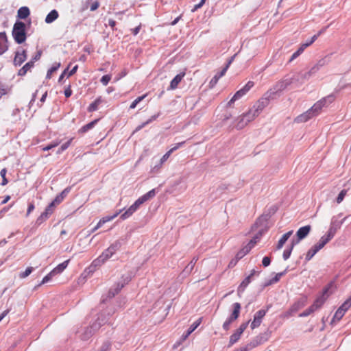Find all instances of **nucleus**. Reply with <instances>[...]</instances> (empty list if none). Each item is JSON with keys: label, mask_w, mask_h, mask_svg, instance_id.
<instances>
[{"label": "nucleus", "mask_w": 351, "mask_h": 351, "mask_svg": "<svg viewBox=\"0 0 351 351\" xmlns=\"http://www.w3.org/2000/svg\"><path fill=\"white\" fill-rule=\"evenodd\" d=\"M346 219V218L345 217L341 222H337V221H332L331 222L330 228H329V230H328V232H327V234L326 235L329 239H332L334 237L337 230L340 228L341 225L342 224V223L344 221V220Z\"/></svg>", "instance_id": "obj_17"}, {"label": "nucleus", "mask_w": 351, "mask_h": 351, "mask_svg": "<svg viewBox=\"0 0 351 351\" xmlns=\"http://www.w3.org/2000/svg\"><path fill=\"white\" fill-rule=\"evenodd\" d=\"M248 325V322H245V323H243L240 327L239 328V329H237V330L236 331V332H237L239 335H241L242 333L244 332V330L246 329L247 326Z\"/></svg>", "instance_id": "obj_55"}, {"label": "nucleus", "mask_w": 351, "mask_h": 351, "mask_svg": "<svg viewBox=\"0 0 351 351\" xmlns=\"http://www.w3.org/2000/svg\"><path fill=\"white\" fill-rule=\"evenodd\" d=\"M60 66V63H55L47 71L46 77L47 79H50L51 77V75L53 72L57 71L58 68Z\"/></svg>", "instance_id": "obj_36"}, {"label": "nucleus", "mask_w": 351, "mask_h": 351, "mask_svg": "<svg viewBox=\"0 0 351 351\" xmlns=\"http://www.w3.org/2000/svg\"><path fill=\"white\" fill-rule=\"evenodd\" d=\"M105 263L100 256L95 259L90 266H88L81 274L79 280L80 281H85L88 277L91 276L96 269L101 267Z\"/></svg>", "instance_id": "obj_5"}, {"label": "nucleus", "mask_w": 351, "mask_h": 351, "mask_svg": "<svg viewBox=\"0 0 351 351\" xmlns=\"http://www.w3.org/2000/svg\"><path fill=\"white\" fill-rule=\"evenodd\" d=\"M49 217V215L45 213V212H43L40 216L37 219V222L40 223H42L44 220H45L46 219H47Z\"/></svg>", "instance_id": "obj_60"}, {"label": "nucleus", "mask_w": 351, "mask_h": 351, "mask_svg": "<svg viewBox=\"0 0 351 351\" xmlns=\"http://www.w3.org/2000/svg\"><path fill=\"white\" fill-rule=\"evenodd\" d=\"M147 95H142L141 97H137L136 99H134L132 103L131 104L130 106V109H134L136 108V105L141 102L145 97H146Z\"/></svg>", "instance_id": "obj_44"}, {"label": "nucleus", "mask_w": 351, "mask_h": 351, "mask_svg": "<svg viewBox=\"0 0 351 351\" xmlns=\"http://www.w3.org/2000/svg\"><path fill=\"white\" fill-rule=\"evenodd\" d=\"M6 172H7V171L5 169H3L0 171V175L2 177V182H1L2 186H5L8 183V180L5 178Z\"/></svg>", "instance_id": "obj_50"}, {"label": "nucleus", "mask_w": 351, "mask_h": 351, "mask_svg": "<svg viewBox=\"0 0 351 351\" xmlns=\"http://www.w3.org/2000/svg\"><path fill=\"white\" fill-rule=\"evenodd\" d=\"M263 234V231L262 230H260L258 234H256L255 235V237L250 240V241H254V245L260 240L261 236Z\"/></svg>", "instance_id": "obj_59"}, {"label": "nucleus", "mask_w": 351, "mask_h": 351, "mask_svg": "<svg viewBox=\"0 0 351 351\" xmlns=\"http://www.w3.org/2000/svg\"><path fill=\"white\" fill-rule=\"evenodd\" d=\"M292 83L293 82L291 77L285 78L276 82L273 87L281 95L282 92Z\"/></svg>", "instance_id": "obj_13"}, {"label": "nucleus", "mask_w": 351, "mask_h": 351, "mask_svg": "<svg viewBox=\"0 0 351 351\" xmlns=\"http://www.w3.org/2000/svg\"><path fill=\"white\" fill-rule=\"evenodd\" d=\"M311 230V226L310 225H307L303 227H301L298 229L296 232V238L293 239L291 241H293V245H297L300 243V241L307 237Z\"/></svg>", "instance_id": "obj_9"}, {"label": "nucleus", "mask_w": 351, "mask_h": 351, "mask_svg": "<svg viewBox=\"0 0 351 351\" xmlns=\"http://www.w3.org/2000/svg\"><path fill=\"white\" fill-rule=\"evenodd\" d=\"M132 278L130 274H125L121 276V280L112 287L108 292L109 298H113L117 295L125 285L128 284Z\"/></svg>", "instance_id": "obj_6"}, {"label": "nucleus", "mask_w": 351, "mask_h": 351, "mask_svg": "<svg viewBox=\"0 0 351 351\" xmlns=\"http://www.w3.org/2000/svg\"><path fill=\"white\" fill-rule=\"evenodd\" d=\"M195 262H196V260H195V259L192 260L191 261V263L185 267L184 271L190 272L193 269Z\"/></svg>", "instance_id": "obj_57"}, {"label": "nucleus", "mask_w": 351, "mask_h": 351, "mask_svg": "<svg viewBox=\"0 0 351 351\" xmlns=\"http://www.w3.org/2000/svg\"><path fill=\"white\" fill-rule=\"evenodd\" d=\"M306 48V45H304V43L302 45H301L300 48L292 54V56L289 60V62H291L293 60H295V58H297L304 51V50Z\"/></svg>", "instance_id": "obj_32"}, {"label": "nucleus", "mask_w": 351, "mask_h": 351, "mask_svg": "<svg viewBox=\"0 0 351 351\" xmlns=\"http://www.w3.org/2000/svg\"><path fill=\"white\" fill-rule=\"evenodd\" d=\"M330 61V58L328 56H325L321 59H319L316 64L319 68H322L323 66L327 65Z\"/></svg>", "instance_id": "obj_38"}, {"label": "nucleus", "mask_w": 351, "mask_h": 351, "mask_svg": "<svg viewBox=\"0 0 351 351\" xmlns=\"http://www.w3.org/2000/svg\"><path fill=\"white\" fill-rule=\"evenodd\" d=\"M101 103V97L97 98L95 101L91 103L88 108V112H94L97 110L98 106Z\"/></svg>", "instance_id": "obj_33"}, {"label": "nucleus", "mask_w": 351, "mask_h": 351, "mask_svg": "<svg viewBox=\"0 0 351 351\" xmlns=\"http://www.w3.org/2000/svg\"><path fill=\"white\" fill-rule=\"evenodd\" d=\"M324 32V30H321L318 32L317 35H314L311 39L310 43H304V45H306V47L313 44L317 38V37Z\"/></svg>", "instance_id": "obj_52"}, {"label": "nucleus", "mask_w": 351, "mask_h": 351, "mask_svg": "<svg viewBox=\"0 0 351 351\" xmlns=\"http://www.w3.org/2000/svg\"><path fill=\"white\" fill-rule=\"evenodd\" d=\"M319 251L313 246L307 252L306 254V260L310 261Z\"/></svg>", "instance_id": "obj_37"}, {"label": "nucleus", "mask_w": 351, "mask_h": 351, "mask_svg": "<svg viewBox=\"0 0 351 351\" xmlns=\"http://www.w3.org/2000/svg\"><path fill=\"white\" fill-rule=\"evenodd\" d=\"M286 272L287 269L282 272L276 274L275 277L270 280L269 284L277 282L280 279V278L286 274Z\"/></svg>", "instance_id": "obj_45"}, {"label": "nucleus", "mask_w": 351, "mask_h": 351, "mask_svg": "<svg viewBox=\"0 0 351 351\" xmlns=\"http://www.w3.org/2000/svg\"><path fill=\"white\" fill-rule=\"evenodd\" d=\"M346 193L347 191L346 190H342L339 194L338 195L337 197V202L338 204H340L344 199L346 195Z\"/></svg>", "instance_id": "obj_51"}, {"label": "nucleus", "mask_w": 351, "mask_h": 351, "mask_svg": "<svg viewBox=\"0 0 351 351\" xmlns=\"http://www.w3.org/2000/svg\"><path fill=\"white\" fill-rule=\"evenodd\" d=\"M270 263H271V260L269 257L267 256H265L263 258V261H262V264L264 267H267L270 265Z\"/></svg>", "instance_id": "obj_62"}, {"label": "nucleus", "mask_w": 351, "mask_h": 351, "mask_svg": "<svg viewBox=\"0 0 351 351\" xmlns=\"http://www.w3.org/2000/svg\"><path fill=\"white\" fill-rule=\"evenodd\" d=\"M255 274V271L253 270L250 275H249L247 277H246L241 283L239 287H238V294L240 295L241 293H243L245 290V289L247 287V285L251 282V277Z\"/></svg>", "instance_id": "obj_21"}, {"label": "nucleus", "mask_w": 351, "mask_h": 351, "mask_svg": "<svg viewBox=\"0 0 351 351\" xmlns=\"http://www.w3.org/2000/svg\"><path fill=\"white\" fill-rule=\"evenodd\" d=\"M248 253L247 249H246L245 247L242 248L236 255V258L237 259L242 258L245 255H246Z\"/></svg>", "instance_id": "obj_49"}, {"label": "nucleus", "mask_w": 351, "mask_h": 351, "mask_svg": "<svg viewBox=\"0 0 351 351\" xmlns=\"http://www.w3.org/2000/svg\"><path fill=\"white\" fill-rule=\"evenodd\" d=\"M55 206L51 202V204L46 208L45 212L49 216L53 211Z\"/></svg>", "instance_id": "obj_58"}, {"label": "nucleus", "mask_w": 351, "mask_h": 351, "mask_svg": "<svg viewBox=\"0 0 351 351\" xmlns=\"http://www.w3.org/2000/svg\"><path fill=\"white\" fill-rule=\"evenodd\" d=\"M292 234H293V230H290V231L287 232V233L284 234L282 236V237L279 239L277 246H276V249L277 250L281 249L283 247L284 244L286 243V241L292 235Z\"/></svg>", "instance_id": "obj_23"}, {"label": "nucleus", "mask_w": 351, "mask_h": 351, "mask_svg": "<svg viewBox=\"0 0 351 351\" xmlns=\"http://www.w3.org/2000/svg\"><path fill=\"white\" fill-rule=\"evenodd\" d=\"M71 188L67 187L65 189H64L59 195H58L54 200L51 202L52 204L56 206V205L60 204L64 197L68 195V193L70 191Z\"/></svg>", "instance_id": "obj_22"}, {"label": "nucleus", "mask_w": 351, "mask_h": 351, "mask_svg": "<svg viewBox=\"0 0 351 351\" xmlns=\"http://www.w3.org/2000/svg\"><path fill=\"white\" fill-rule=\"evenodd\" d=\"M158 116H159V113H158L157 114H155V115H153L152 117H151V118L149 119L147 121H145V122L143 123L141 125H138L136 128L135 132L139 131L143 128H144L145 125H147V124L150 123L153 121L156 120L158 118Z\"/></svg>", "instance_id": "obj_35"}, {"label": "nucleus", "mask_w": 351, "mask_h": 351, "mask_svg": "<svg viewBox=\"0 0 351 351\" xmlns=\"http://www.w3.org/2000/svg\"><path fill=\"white\" fill-rule=\"evenodd\" d=\"M305 305V300L298 301L295 303L291 308V311H297L300 308L303 307Z\"/></svg>", "instance_id": "obj_41"}, {"label": "nucleus", "mask_w": 351, "mask_h": 351, "mask_svg": "<svg viewBox=\"0 0 351 351\" xmlns=\"http://www.w3.org/2000/svg\"><path fill=\"white\" fill-rule=\"evenodd\" d=\"M56 276L53 271H51L50 273H49L46 276H45L43 279V280L41 281V282L40 283V285H43V284H45L47 282H48L49 280H51V279L52 278L53 276Z\"/></svg>", "instance_id": "obj_48"}, {"label": "nucleus", "mask_w": 351, "mask_h": 351, "mask_svg": "<svg viewBox=\"0 0 351 351\" xmlns=\"http://www.w3.org/2000/svg\"><path fill=\"white\" fill-rule=\"evenodd\" d=\"M313 117V112H311L309 110L306 112H304L303 114L298 116L295 119L294 121L298 123H304L311 119Z\"/></svg>", "instance_id": "obj_18"}, {"label": "nucleus", "mask_w": 351, "mask_h": 351, "mask_svg": "<svg viewBox=\"0 0 351 351\" xmlns=\"http://www.w3.org/2000/svg\"><path fill=\"white\" fill-rule=\"evenodd\" d=\"M280 94L272 86L266 93H264L263 97L256 102L258 108L262 110L269 105L271 100H274L280 97Z\"/></svg>", "instance_id": "obj_3"}, {"label": "nucleus", "mask_w": 351, "mask_h": 351, "mask_svg": "<svg viewBox=\"0 0 351 351\" xmlns=\"http://www.w3.org/2000/svg\"><path fill=\"white\" fill-rule=\"evenodd\" d=\"M267 313V310L261 309L257 311L254 316L252 322L251 323L252 329H254L260 326L262 319L264 317Z\"/></svg>", "instance_id": "obj_14"}, {"label": "nucleus", "mask_w": 351, "mask_h": 351, "mask_svg": "<svg viewBox=\"0 0 351 351\" xmlns=\"http://www.w3.org/2000/svg\"><path fill=\"white\" fill-rule=\"evenodd\" d=\"M58 12L56 10H53L47 15L45 21L48 24L51 23L58 19Z\"/></svg>", "instance_id": "obj_28"}, {"label": "nucleus", "mask_w": 351, "mask_h": 351, "mask_svg": "<svg viewBox=\"0 0 351 351\" xmlns=\"http://www.w3.org/2000/svg\"><path fill=\"white\" fill-rule=\"evenodd\" d=\"M314 312V310L310 306L308 308L305 310L303 313L300 314V317H306L311 315L312 313Z\"/></svg>", "instance_id": "obj_56"}, {"label": "nucleus", "mask_w": 351, "mask_h": 351, "mask_svg": "<svg viewBox=\"0 0 351 351\" xmlns=\"http://www.w3.org/2000/svg\"><path fill=\"white\" fill-rule=\"evenodd\" d=\"M202 322V318L198 319L195 321L187 330L185 334L182 335L181 339L182 341H184L187 339V337L199 326Z\"/></svg>", "instance_id": "obj_20"}, {"label": "nucleus", "mask_w": 351, "mask_h": 351, "mask_svg": "<svg viewBox=\"0 0 351 351\" xmlns=\"http://www.w3.org/2000/svg\"><path fill=\"white\" fill-rule=\"evenodd\" d=\"M295 245H293V241H291L290 247L288 248V249L285 250V251L283 252V254H282L284 260L286 261V260H287L290 257L291 252H292V250L293 249V247Z\"/></svg>", "instance_id": "obj_39"}, {"label": "nucleus", "mask_w": 351, "mask_h": 351, "mask_svg": "<svg viewBox=\"0 0 351 351\" xmlns=\"http://www.w3.org/2000/svg\"><path fill=\"white\" fill-rule=\"evenodd\" d=\"M227 71V67H224L221 71H220L219 73H218L217 74H216L210 80V84L212 85V86H214L215 85L218 80H219V78H221L222 76H223L226 73Z\"/></svg>", "instance_id": "obj_30"}, {"label": "nucleus", "mask_w": 351, "mask_h": 351, "mask_svg": "<svg viewBox=\"0 0 351 351\" xmlns=\"http://www.w3.org/2000/svg\"><path fill=\"white\" fill-rule=\"evenodd\" d=\"M331 239H329L326 234L321 237L319 241L313 245L318 251L322 249L324 245Z\"/></svg>", "instance_id": "obj_24"}, {"label": "nucleus", "mask_w": 351, "mask_h": 351, "mask_svg": "<svg viewBox=\"0 0 351 351\" xmlns=\"http://www.w3.org/2000/svg\"><path fill=\"white\" fill-rule=\"evenodd\" d=\"M138 208L134 204H133L121 215V218L122 219H126L130 217Z\"/></svg>", "instance_id": "obj_26"}, {"label": "nucleus", "mask_w": 351, "mask_h": 351, "mask_svg": "<svg viewBox=\"0 0 351 351\" xmlns=\"http://www.w3.org/2000/svg\"><path fill=\"white\" fill-rule=\"evenodd\" d=\"M69 263V260H66L64 261L63 263L59 264L57 267H56L53 270V273L55 275L59 274L61 272H62L68 266V264Z\"/></svg>", "instance_id": "obj_29"}, {"label": "nucleus", "mask_w": 351, "mask_h": 351, "mask_svg": "<svg viewBox=\"0 0 351 351\" xmlns=\"http://www.w3.org/2000/svg\"><path fill=\"white\" fill-rule=\"evenodd\" d=\"M97 121V120H95V121H92V122H90V123H88V124H86V125H85L84 126H83V127L81 128L80 131H81L82 132H87L88 130H90V129H91V128H93V126L95 125V123H96Z\"/></svg>", "instance_id": "obj_43"}, {"label": "nucleus", "mask_w": 351, "mask_h": 351, "mask_svg": "<svg viewBox=\"0 0 351 351\" xmlns=\"http://www.w3.org/2000/svg\"><path fill=\"white\" fill-rule=\"evenodd\" d=\"M263 110L258 108L255 104L247 112L243 114L237 118L236 128L237 130H241L245 127L248 123L254 120Z\"/></svg>", "instance_id": "obj_1"}, {"label": "nucleus", "mask_w": 351, "mask_h": 351, "mask_svg": "<svg viewBox=\"0 0 351 351\" xmlns=\"http://www.w3.org/2000/svg\"><path fill=\"white\" fill-rule=\"evenodd\" d=\"M29 9L27 7L24 6L19 9L17 12V16L19 19H25L29 15Z\"/></svg>", "instance_id": "obj_27"}, {"label": "nucleus", "mask_w": 351, "mask_h": 351, "mask_svg": "<svg viewBox=\"0 0 351 351\" xmlns=\"http://www.w3.org/2000/svg\"><path fill=\"white\" fill-rule=\"evenodd\" d=\"M110 80L111 76L110 75H106L101 78L100 82L104 86H106Z\"/></svg>", "instance_id": "obj_53"}, {"label": "nucleus", "mask_w": 351, "mask_h": 351, "mask_svg": "<svg viewBox=\"0 0 351 351\" xmlns=\"http://www.w3.org/2000/svg\"><path fill=\"white\" fill-rule=\"evenodd\" d=\"M27 59V53L25 49H20L15 53L14 58V65L15 66H21Z\"/></svg>", "instance_id": "obj_12"}, {"label": "nucleus", "mask_w": 351, "mask_h": 351, "mask_svg": "<svg viewBox=\"0 0 351 351\" xmlns=\"http://www.w3.org/2000/svg\"><path fill=\"white\" fill-rule=\"evenodd\" d=\"M333 100L332 96H328L326 98H324L317 103H315L309 110L313 112V117L317 116L320 112L322 108L325 106L326 101L332 102Z\"/></svg>", "instance_id": "obj_11"}, {"label": "nucleus", "mask_w": 351, "mask_h": 351, "mask_svg": "<svg viewBox=\"0 0 351 351\" xmlns=\"http://www.w3.org/2000/svg\"><path fill=\"white\" fill-rule=\"evenodd\" d=\"M234 320L232 319H230V318L229 317L223 324V328L225 330H228L230 328V324L233 322Z\"/></svg>", "instance_id": "obj_61"}, {"label": "nucleus", "mask_w": 351, "mask_h": 351, "mask_svg": "<svg viewBox=\"0 0 351 351\" xmlns=\"http://www.w3.org/2000/svg\"><path fill=\"white\" fill-rule=\"evenodd\" d=\"M138 208L134 204H133L121 215V218L122 219H126L130 217Z\"/></svg>", "instance_id": "obj_25"}, {"label": "nucleus", "mask_w": 351, "mask_h": 351, "mask_svg": "<svg viewBox=\"0 0 351 351\" xmlns=\"http://www.w3.org/2000/svg\"><path fill=\"white\" fill-rule=\"evenodd\" d=\"M332 286V284H330L326 288L324 289L323 291V294L321 297L318 298L315 302L311 305V308L315 311L318 308H319L322 304L324 303L326 300L329 295L328 291L330 288Z\"/></svg>", "instance_id": "obj_10"}, {"label": "nucleus", "mask_w": 351, "mask_h": 351, "mask_svg": "<svg viewBox=\"0 0 351 351\" xmlns=\"http://www.w3.org/2000/svg\"><path fill=\"white\" fill-rule=\"evenodd\" d=\"M321 68L317 66V64L315 63L313 66L311 67V69L308 70L310 73L313 76L315 73H317Z\"/></svg>", "instance_id": "obj_54"}, {"label": "nucleus", "mask_w": 351, "mask_h": 351, "mask_svg": "<svg viewBox=\"0 0 351 351\" xmlns=\"http://www.w3.org/2000/svg\"><path fill=\"white\" fill-rule=\"evenodd\" d=\"M185 75V73L184 72H182V73H180L179 74H178L171 81V83H170V86L168 88V90H174L176 89L179 83L182 81V80L183 79L184 76Z\"/></svg>", "instance_id": "obj_19"}, {"label": "nucleus", "mask_w": 351, "mask_h": 351, "mask_svg": "<svg viewBox=\"0 0 351 351\" xmlns=\"http://www.w3.org/2000/svg\"><path fill=\"white\" fill-rule=\"evenodd\" d=\"M26 25L22 21H16L12 29V36L15 42L18 44L24 43L26 40Z\"/></svg>", "instance_id": "obj_2"}, {"label": "nucleus", "mask_w": 351, "mask_h": 351, "mask_svg": "<svg viewBox=\"0 0 351 351\" xmlns=\"http://www.w3.org/2000/svg\"><path fill=\"white\" fill-rule=\"evenodd\" d=\"M33 271V268L32 267H27L24 272H22L19 274V277L21 278H25L27 277Z\"/></svg>", "instance_id": "obj_47"}, {"label": "nucleus", "mask_w": 351, "mask_h": 351, "mask_svg": "<svg viewBox=\"0 0 351 351\" xmlns=\"http://www.w3.org/2000/svg\"><path fill=\"white\" fill-rule=\"evenodd\" d=\"M254 83L253 82L249 81L241 89L236 92L232 99L229 101L228 105L230 106L236 100L244 96L254 86Z\"/></svg>", "instance_id": "obj_8"}, {"label": "nucleus", "mask_w": 351, "mask_h": 351, "mask_svg": "<svg viewBox=\"0 0 351 351\" xmlns=\"http://www.w3.org/2000/svg\"><path fill=\"white\" fill-rule=\"evenodd\" d=\"M351 306V297L348 298L344 303L339 307L340 309L346 313L347 310Z\"/></svg>", "instance_id": "obj_42"}, {"label": "nucleus", "mask_w": 351, "mask_h": 351, "mask_svg": "<svg viewBox=\"0 0 351 351\" xmlns=\"http://www.w3.org/2000/svg\"><path fill=\"white\" fill-rule=\"evenodd\" d=\"M121 213V210L116 213L114 215L112 216H106L101 219L99 221V226H103L105 223L108 222L112 219H114L117 216Z\"/></svg>", "instance_id": "obj_34"}, {"label": "nucleus", "mask_w": 351, "mask_h": 351, "mask_svg": "<svg viewBox=\"0 0 351 351\" xmlns=\"http://www.w3.org/2000/svg\"><path fill=\"white\" fill-rule=\"evenodd\" d=\"M241 337V335H239L237 332H234L233 333L230 337V341H229V345L228 346L230 347L232 346L233 344H234Z\"/></svg>", "instance_id": "obj_40"}, {"label": "nucleus", "mask_w": 351, "mask_h": 351, "mask_svg": "<svg viewBox=\"0 0 351 351\" xmlns=\"http://www.w3.org/2000/svg\"><path fill=\"white\" fill-rule=\"evenodd\" d=\"M234 310L233 312L230 317V319L235 320L238 318L239 315V312L241 309V305L239 303L236 302L233 304Z\"/></svg>", "instance_id": "obj_31"}, {"label": "nucleus", "mask_w": 351, "mask_h": 351, "mask_svg": "<svg viewBox=\"0 0 351 351\" xmlns=\"http://www.w3.org/2000/svg\"><path fill=\"white\" fill-rule=\"evenodd\" d=\"M106 322L107 319L106 315L101 314L99 316L97 320L90 326V328H87L82 333V339L83 340L88 339L93 335V334L101 327V325L106 324Z\"/></svg>", "instance_id": "obj_4"}, {"label": "nucleus", "mask_w": 351, "mask_h": 351, "mask_svg": "<svg viewBox=\"0 0 351 351\" xmlns=\"http://www.w3.org/2000/svg\"><path fill=\"white\" fill-rule=\"evenodd\" d=\"M344 314H345V313L342 311V309H340L339 308L333 317V320H335V319H337V321L340 320L343 317Z\"/></svg>", "instance_id": "obj_46"}, {"label": "nucleus", "mask_w": 351, "mask_h": 351, "mask_svg": "<svg viewBox=\"0 0 351 351\" xmlns=\"http://www.w3.org/2000/svg\"><path fill=\"white\" fill-rule=\"evenodd\" d=\"M184 141L183 142H180V143H177L173 147H172L171 149H170L169 151L170 153H173L174 151L177 150L179 147H180L181 146H182L184 144Z\"/></svg>", "instance_id": "obj_64"}, {"label": "nucleus", "mask_w": 351, "mask_h": 351, "mask_svg": "<svg viewBox=\"0 0 351 351\" xmlns=\"http://www.w3.org/2000/svg\"><path fill=\"white\" fill-rule=\"evenodd\" d=\"M312 77L309 71L304 72H300L295 75L292 78L293 82H299L302 84L305 81L308 80Z\"/></svg>", "instance_id": "obj_15"}, {"label": "nucleus", "mask_w": 351, "mask_h": 351, "mask_svg": "<svg viewBox=\"0 0 351 351\" xmlns=\"http://www.w3.org/2000/svg\"><path fill=\"white\" fill-rule=\"evenodd\" d=\"M121 246V243L119 241H116L112 243L108 248L105 250L102 254L99 256L101 259L106 263L109 258H110L113 254L117 252Z\"/></svg>", "instance_id": "obj_7"}, {"label": "nucleus", "mask_w": 351, "mask_h": 351, "mask_svg": "<svg viewBox=\"0 0 351 351\" xmlns=\"http://www.w3.org/2000/svg\"><path fill=\"white\" fill-rule=\"evenodd\" d=\"M184 141L183 142H180V143H177L173 147H172L171 149H170L169 151L170 153H173L174 151L177 150L179 147H180L181 146H182L184 144Z\"/></svg>", "instance_id": "obj_63"}, {"label": "nucleus", "mask_w": 351, "mask_h": 351, "mask_svg": "<svg viewBox=\"0 0 351 351\" xmlns=\"http://www.w3.org/2000/svg\"><path fill=\"white\" fill-rule=\"evenodd\" d=\"M156 195V190L152 189L139 197L134 204L139 208V206L143 204L146 201L153 198Z\"/></svg>", "instance_id": "obj_16"}]
</instances>
